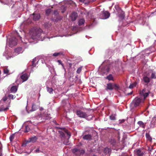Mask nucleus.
I'll list each match as a JSON object with an SVG mask.
<instances>
[{"label": "nucleus", "instance_id": "obj_21", "mask_svg": "<svg viewBox=\"0 0 156 156\" xmlns=\"http://www.w3.org/2000/svg\"><path fill=\"white\" fill-rule=\"evenodd\" d=\"M11 91L12 92L15 93L17 90V87L16 86H13L11 88Z\"/></svg>", "mask_w": 156, "mask_h": 156}, {"label": "nucleus", "instance_id": "obj_17", "mask_svg": "<svg viewBox=\"0 0 156 156\" xmlns=\"http://www.w3.org/2000/svg\"><path fill=\"white\" fill-rule=\"evenodd\" d=\"M64 52H63L61 51L59 52L55 53H54L53 55V56L55 57H56L60 55L64 56Z\"/></svg>", "mask_w": 156, "mask_h": 156}, {"label": "nucleus", "instance_id": "obj_37", "mask_svg": "<svg viewBox=\"0 0 156 156\" xmlns=\"http://www.w3.org/2000/svg\"><path fill=\"white\" fill-rule=\"evenodd\" d=\"M115 9L117 11H119L120 10V8L118 5H116L115 6Z\"/></svg>", "mask_w": 156, "mask_h": 156}, {"label": "nucleus", "instance_id": "obj_15", "mask_svg": "<svg viewBox=\"0 0 156 156\" xmlns=\"http://www.w3.org/2000/svg\"><path fill=\"white\" fill-rule=\"evenodd\" d=\"M92 136L90 134H87L83 136V138L84 140H91Z\"/></svg>", "mask_w": 156, "mask_h": 156}, {"label": "nucleus", "instance_id": "obj_32", "mask_svg": "<svg viewBox=\"0 0 156 156\" xmlns=\"http://www.w3.org/2000/svg\"><path fill=\"white\" fill-rule=\"evenodd\" d=\"M51 9H47L46 11V14L47 15H48L50 14V13L51 12Z\"/></svg>", "mask_w": 156, "mask_h": 156}, {"label": "nucleus", "instance_id": "obj_3", "mask_svg": "<svg viewBox=\"0 0 156 156\" xmlns=\"http://www.w3.org/2000/svg\"><path fill=\"white\" fill-rule=\"evenodd\" d=\"M72 152L75 155L80 156L81 154H83L85 152V150L82 149L74 148L72 150Z\"/></svg>", "mask_w": 156, "mask_h": 156}, {"label": "nucleus", "instance_id": "obj_29", "mask_svg": "<svg viewBox=\"0 0 156 156\" xmlns=\"http://www.w3.org/2000/svg\"><path fill=\"white\" fill-rule=\"evenodd\" d=\"M150 91H148V92H146L142 96H143L144 97V100L145 99V98L148 96L149 94L150 93Z\"/></svg>", "mask_w": 156, "mask_h": 156}, {"label": "nucleus", "instance_id": "obj_10", "mask_svg": "<svg viewBox=\"0 0 156 156\" xmlns=\"http://www.w3.org/2000/svg\"><path fill=\"white\" fill-rule=\"evenodd\" d=\"M77 14L75 12H73L71 15V18L72 21L76 20L77 17Z\"/></svg>", "mask_w": 156, "mask_h": 156}, {"label": "nucleus", "instance_id": "obj_51", "mask_svg": "<svg viewBox=\"0 0 156 156\" xmlns=\"http://www.w3.org/2000/svg\"><path fill=\"white\" fill-rule=\"evenodd\" d=\"M96 156V155H93V156Z\"/></svg>", "mask_w": 156, "mask_h": 156}, {"label": "nucleus", "instance_id": "obj_26", "mask_svg": "<svg viewBox=\"0 0 156 156\" xmlns=\"http://www.w3.org/2000/svg\"><path fill=\"white\" fill-rule=\"evenodd\" d=\"M36 62V58H34L32 62V65H31V66H32V68H33L34 67H35L36 66V64L35 63Z\"/></svg>", "mask_w": 156, "mask_h": 156}, {"label": "nucleus", "instance_id": "obj_14", "mask_svg": "<svg viewBox=\"0 0 156 156\" xmlns=\"http://www.w3.org/2000/svg\"><path fill=\"white\" fill-rule=\"evenodd\" d=\"M20 78L23 80V81H25L28 79V74L27 73L23 74L21 76Z\"/></svg>", "mask_w": 156, "mask_h": 156}, {"label": "nucleus", "instance_id": "obj_19", "mask_svg": "<svg viewBox=\"0 0 156 156\" xmlns=\"http://www.w3.org/2000/svg\"><path fill=\"white\" fill-rule=\"evenodd\" d=\"M44 25V27L47 29L49 28L51 26V23L49 22H46Z\"/></svg>", "mask_w": 156, "mask_h": 156}, {"label": "nucleus", "instance_id": "obj_13", "mask_svg": "<svg viewBox=\"0 0 156 156\" xmlns=\"http://www.w3.org/2000/svg\"><path fill=\"white\" fill-rule=\"evenodd\" d=\"M33 19L34 20L37 21L39 20L41 17L40 15L39 14L34 13L33 14Z\"/></svg>", "mask_w": 156, "mask_h": 156}, {"label": "nucleus", "instance_id": "obj_34", "mask_svg": "<svg viewBox=\"0 0 156 156\" xmlns=\"http://www.w3.org/2000/svg\"><path fill=\"white\" fill-rule=\"evenodd\" d=\"M110 118L111 120H115V116L113 115H112L110 116Z\"/></svg>", "mask_w": 156, "mask_h": 156}, {"label": "nucleus", "instance_id": "obj_16", "mask_svg": "<svg viewBox=\"0 0 156 156\" xmlns=\"http://www.w3.org/2000/svg\"><path fill=\"white\" fill-rule=\"evenodd\" d=\"M137 124H138L139 126L143 128H144L146 126V123H144L142 121H139L137 122Z\"/></svg>", "mask_w": 156, "mask_h": 156}, {"label": "nucleus", "instance_id": "obj_8", "mask_svg": "<svg viewBox=\"0 0 156 156\" xmlns=\"http://www.w3.org/2000/svg\"><path fill=\"white\" fill-rule=\"evenodd\" d=\"M76 114L80 118H85L87 116V114L86 113L83 112L80 110L77 111Z\"/></svg>", "mask_w": 156, "mask_h": 156}, {"label": "nucleus", "instance_id": "obj_23", "mask_svg": "<svg viewBox=\"0 0 156 156\" xmlns=\"http://www.w3.org/2000/svg\"><path fill=\"white\" fill-rule=\"evenodd\" d=\"M47 90V91L50 94H52L53 93V89L52 88H50L48 87H46Z\"/></svg>", "mask_w": 156, "mask_h": 156}, {"label": "nucleus", "instance_id": "obj_18", "mask_svg": "<svg viewBox=\"0 0 156 156\" xmlns=\"http://www.w3.org/2000/svg\"><path fill=\"white\" fill-rule=\"evenodd\" d=\"M145 135L147 140L151 142L152 140V138L150 136L149 134L148 133H146Z\"/></svg>", "mask_w": 156, "mask_h": 156}, {"label": "nucleus", "instance_id": "obj_30", "mask_svg": "<svg viewBox=\"0 0 156 156\" xmlns=\"http://www.w3.org/2000/svg\"><path fill=\"white\" fill-rule=\"evenodd\" d=\"M82 66H81L80 67L78 68L76 70V73H77L79 74L80 73L81 70Z\"/></svg>", "mask_w": 156, "mask_h": 156}, {"label": "nucleus", "instance_id": "obj_9", "mask_svg": "<svg viewBox=\"0 0 156 156\" xmlns=\"http://www.w3.org/2000/svg\"><path fill=\"white\" fill-rule=\"evenodd\" d=\"M143 81L145 83V84L147 85L150 82V79L147 76H144L142 79Z\"/></svg>", "mask_w": 156, "mask_h": 156}, {"label": "nucleus", "instance_id": "obj_5", "mask_svg": "<svg viewBox=\"0 0 156 156\" xmlns=\"http://www.w3.org/2000/svg\"><path fill=\"white\" fill-rule=\"evenodd\" d=\"M119 88V86L116 84L108 83L107 84V87L106 90H112L114 89L115 90H117Z\"/></svg>", "mask_w": 156, "mask_h": 156}, {"label": "nucleus", "instance_id": "obj_47", "mask_svg": "<svg viewBox=\"0 0 156 156\" xmlns=\"http://www.w3.org/2000/svg\"><path fill=\"white\" fill-rule=\"evenodd\" d=\"M36 153H38L40 151V150L39 148H37L35 151Z\"/></svg>", "mask_w": 156, "mask_h": 156}, {"label": "nucleus", "instance_id": "obj_35", "mask_svg": "<svg viewBox=\"0 0 156 156\" xmlns=\"http://www.w3.org/2000/svg\"><path fill=\"white\" fill-rule=\"evenodd\" d=\"M14 134H12L9 137V139L11 141H12L14 138Z\"/></svg>", "mask_w": 156, "mask_h": 156}, {"label": "nucleus", "instance_id": "obj_12", "mask_svg": "<svg viewBox=\"0 0 156 156\" xmlns=\"http://www.w3.org/2000/svg\"><path fill=\"white\" fill-rule=\"evenodd\" d=\"M37 139V136H33L29 139L27 141V143L30 142L34 143L36 141Z\"/></svg>", "mask_w": 156, "mask_h": 156}, {"label": "nucleus", "instance_id": "obj_42", "mask_svg": "<svg viewBox=\"0 0 156 156\" xmlns=\"http://www.w3.org/2000/svg\"><path fill=\"white\" fill-rule=\"evenodd\" d=\"M29 127L28 126L26 127V129L25 130V132H29Z\"/></svg>", "mask_w": 156, "mask_h": 156}, {"label": "nucleus", "instance_id": "obj_20", "mask_svg": "<svg viewBox=\"0 0 156 156\" xmlns=\"http://www.w3.org/2000/svg\"><path fill=\"white\" fill-rule=\"evenodd\" d=\"M85 23V20L83 19H80L78 21V24L80 26L83 25Z\"/></svg>", "mask_w": 156, "mask_h": 156}, {"label": "nucleus", "instance_id": "obj_46", "mask_svg": "<svg viewBox=\"0 0 156 156\" xmlns=\"http://www.w3.org/2000/svg\"><path fill=\"white\" fill-rule=\"evenodd\" d=\"M21 48H17L16 49L15 51H21Z\"/></svg>", "mask_w": 156, "mask_h": 156}, {"label": "nucleus", "instance_id": "obj_38", "mask_svg": "<svg viewBox=\"0 0 156 156\" xmlns=\"http://www.w3.org/2000/svg\"><path fill=\"white\" fill-rule=\"evenodd\" d=\"M4 73L5 74H8L9 73V70L7 69H5L4 70Z\"/></svg>", "mask_w": 156, "mask_h": 156}, {"label": "nucleus", "instance_id": "obj_33", "mask_svg": "<svg viewBox=\"0 0 156 156\" xmlns=\"http://www.w3.org/2000/svg\"><path fill=\"white\" fill-rule=\"evenodd\" d=\"M36 105L35 103H33L32 107V111H33L36 110Z\"/></svg>", "mask_w": 156, "mask_h": 156}, {"label": "nucleus", "instance_id": "obj_44", "mask_svg": "<svg viewBox=\"0 0 156 156\" xmlns=\"http://www.w3.org/2000/svg\"><path fill=\"white\" fill-rule=\"evenodd\" d=\"M2 148L1 145H0V156H2Z\"/></svg>", "mask_w": 156, "mask_h": 156}, {"label": "nucleus", "instance_id": "obj_27", "mask_svg": "<svg viewBox=\"0 0 156 156\" xmlns=\"http://www.w3.org/2000/svg\"><path fill=\"white\" fill-rule=\"evenodd\" d=\"M110 142L111 144L115 145L116 144V140L114 139H112L110 141Z\"/></svg>", "mask_w": 156, "mask_h": 156}, {"label": "nucleus", "instance_id": "obj_49", "mask_svg": "<svg viewBox=\"0 0 156 156\" xmlns=\"http://www.w3.org/2000/svg\"><path fill=\"white\" fill-rule=\"evenodd\" d=\"M57 13V11H55L54 12V14H56V13Z\"/></svg>", "mask_w": 156, "mask_h": 156}, {"label": "nucleus", "instance_id": "obj_11", "mask_svg": "<svg viewBox=\"0 0 156 156\" xmlns=\"http://www.w3.org/2000/svg\"><path fill=\"white\" fill-rule=\"evenodd\" d=\"M102 15L103 17V19H106L110 16V13L108 11H105L103 12Z\"/></svg>", "mask_w": 156, "mask_h": 156}, {"label": "nucleus", "instance_id": "obj_28", "mask_svg": "<svg viewBox=\"0 0 156 156\" xmlns=\"http://www.w3.org/2000/svg\"><path fill=\"white\" fill-rule=\"evenodd\" d=\"M106 79H108L109 80H113V77L112 74H109L107 76Z\"/></svg>", "mask_w": 156, "mask_h": 156}, {"label": "nucleus", "instance_id": "obj_41", "mask_svg": "<svg viewBox=\"0 0 156 156\" xmlns=\"http://www.w3.org/2000/svg\"><path fill=\"white\" fill-rule=\"evenodd\" d=\"M8 98L6 96H5L2 99V100L3 101H5Z\"/></svg>", "mask_w": 156, "mask_h": 156}, {"label": "nucleus", "instance_id": "obj_39", "mask_svg": "<svg viewBox=\"0 0 156 156\" xmlns=\"http://www.w3.org/2000/svg\"><path fill=\"white\" fill-rule=\"evenodd\" d=\"M9 97L10 99H13L14 96L12 94H10L8 96Z\"/></svg>", "mask_w": 156, "mask_h": 156}, {"label": "nucleus", "instance_id": "obj_45", "mask_svg": "<svg viewBox=\"0 0 156 156\" xmlns=\"http://www.w3.org/2000/svg\"><path fill=\"white\" fill-rule=\"evenodd\" d=\"M133 92V91H131L130 93H127L126 94V95H131L132 94Z\"/></svg>", "mask_w": 156, "mask_h": 156}, {"label": "nucleus", "instance_id": "obj_40", "mask_svg": "<svg viewBox=\"0 0 156 156\" xmlns=\"http://www.w3.org/2000/svg\"><path fill=\"white\" fill-rule=\"evenodd\" d=\"M59 63V64H61L63 68H64V65L62 63V62L61 60H59L57 61Z\"/></svg>", "mask_w": 156, "mask_h": 156}, {"label": "nucleus", "instance_id": "obj_7", "mask_svg": "<svg viewBox=\"0 0 156 156\" xmlns=\"http://www.w3.org/2000/svg\"><path fill=\"white\" fill-rule=\"evenodd\" d=\"M17 39L14 37H12L9 39V47H12L17 44Z\"/></svg>", "mask_w": 156, "mask_h": 156}, {"label": "nucleus", "instance_id": "obj_4", "mask_svg": "<svg viewBox=\"0 0 156 156\" xmlns=\"http://www.w3.org/2000/svg\"><path fill=\"white\" fill-rule=\"evenodd\" d=\"M144 99L136 97L133 101V103L134 107H136L139 106L141 103H143L144 102Z\"/></svg>", "mask_w": 156, "mask_h": 156}, {"label": "nucleus", "instance_id": "obj_1", "mask_svg": "<svg viewBox=\"0 0 156 156\" xmlns=\"http://www.w3.org/2000/svg\"><path fill=\"white\" fill-rule=\"evenodd\" d=\"M42 32V29L40 28L33 29L30 32L31 37L33 40L37 39L40 37Z\"/></svg>", "mask_w": 156, "mask_h": 156}, {"label": "nucleus", "instance_id": "obj_48", "mask_svg": "<svg viewBox=\"0 0 156 156\" xmlns=\"http://www.w3.org/2000/svg\"><path fill=\"white\" fill-rule=\"evenodd\" d=\"M85 0H79L81 2H84Z\"/></svg>", "mask_w": 156, "mask_h": 156}, {"label": "nucleus", "instance_id": "obj_24", "mask_svg": "<svg viewBox=\"0 0 156 156\" xmlns=\"http://www.w3.org/2000/svg\"><path fill=\"white\" fill-rule=\"evenodd\" d=\"M151 78V79H155L156 78V73L155 72L152 73Z\"/></svg>", "mask_w": 156, "mask_h": 156}, {"label": "nucleus", "instance_id": "obj_31", "mask_svg": "<svg viewBox=\"0 0 156 156\" xmlns=\"http://www.w3.org/2000/svg\"><path fill=\"white\" fill-rule=\"evenodd\" d=\"M146 89L145 88H144L140 92V94L141 95H143L144 93H145L146 92Z\"/></svg>", "mask_w": 156, "mask_h": 156}, {"label": "nucleus", "instance_id": "obj_50", "mask_svg": "<svg viewBox=\"0 0 156 156\" xmlns=\"http://www.w3.org/2000/svg\"><path fill=\"white\" fill-rule=\"evenodd\" d=\"M46 119H48V117L47 116H46V118H45Z\"/></svg>", "mask_w": 156, "mask_h": 156}, {"label": "nucleus", "instance_id": "obj_36", "mask_svg": "<svg viewBox=\"0 0 156 156\" xmlns=\"http://www.w3.org/2000/svg\"><path fill=\"white\" fill-rule=\"evenodd\" d=\"M8 109H9L8 107H6L5 108L2 107V108H0V111H7Z\"/></svg>", "mask_w": 156, "mask_h": 156}, {"label": "nucleus", "instance_id": "obj_2", "mask_svg": "<svg viewBox=\"0 0 156 156\" xmlns=\"http://www.w3.org/2000/svg\"><path fill=\"white\" fill-rule=\"evenodd\" d=\"M63 131H60L59 132L60 135L62 137L67 138V139L64 141L63 143L65 145H68L69 143L68 139L70 137L71 133L65 129H64Z\"/></svg>", "mask_w": 156, "mask_h": 156}, {"label": "nucleus", "instance_id": "obj_22", "mask_svg": "<svg viewBox=\"0 0 156 156\" xmlns=\"http://www.w3.org/2000/svg\"><path fill=\"white\" fill-rule=\"evenodd\" d=\"M111 151V149L110 148L108 147H105L104 150V152L106 154L108 153L109 152Z\"/></svg>", "mask_w": 156, "mask_h": 156}, {"label": "nucleus", "instance_id": "obj_6", "mask_svg": "<svg viewBox=\"0 0 156 156\" xmlns=\"http://www.w3.org/2000/svg\"><path fill=\"white\" fill-rule=\"evenodd\" d=\"M135 156H144L145 151L143 149H136L134 151Z\"/></svg>", "mask_w": 156, "mask_h": 156}, {"label": "nucleus", "instance_id": "obj_43", "mask_svg": "<svg viewBox=\"0 0 156 156\" xmlns=\"http://www.w3.org/2000/svg\"><path fill=\"white\" fill-rule=\"evenodd\" d=\"M154 147V146H151V147H149L148 149V150L150 151H152V150L153 149V147Z\"/></svg>", "mask_w": 156, "mask_h": 156}, {"label": "nucleus", "instance_id": "obj_25", "mask_svg": "<svg viewBox=\"0 0 156 156\" xmlns=\"http://www.w3.org/2000/svg\"><path fill=\"white\" fill-rule=\"evenodd\" d=\"M136 82H135L133 83L130 84L129 86V88L130 89H132L133 87H136Z\"/></svg>", "mask_w": 156, "mask_h": 156}]
</instances>
